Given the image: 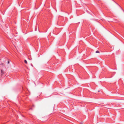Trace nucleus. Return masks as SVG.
<instances>
[{
    "mask_svg": "<svg viewBox=\"0 0 124 124\" xmlns=\"http://www.w3.org/2000/svg\"><path fill=\"white\" fill-rule=\"evenodd\" d=\"M96 53H100V52L99 51L97 50V51L96 52Z\"/></svg>",
    "mask_w": 124,
    "mask_h": 124,
    "instance_id": "obj_4",
    "label": "nucleus"
},
{
    "mask_svg": "<svg viewBox=\"0 0 124 124\" xmlns=\"http://www.w3.org/2000/svg\"><path fill=\"white\" fill-rule=\"evenodd\" d=\"M4 73V72L2 70H0V75L2 76Z\"/></svg>",
    "mask_w": 124,
    "mask_h": 124,
    "instance_id": "obj_1",
    "label": "nucleus"
},
{
    "mask_svg": "<svg viewBox=\"0 0 124 124\" xmlns=\"http://www.w3.org/2000/svg\"><path fill=\"white\" fill-rule=\"evenodd\" d=\"M9 61H8V63H9Z\"/></svg>",
    "mask_w": 124,
    "mask_h": 124,
    "instance_id": "obj_5",
    "label": "nucleus"
},
{
    "mask_svg": "<svg viewBox=\"0 0 124 124\" xmlns=\"http://www.w3.org/2000/svg\"><path fill=\"white\" fill-rule=\"evenodd\" d=\"M24 61V62L26 63L27 64V61L25 60Z\"/></svg>",
    "mask_w": 124,
    "mask_h": 124,
    "instance_id": "obj_3",
    "label": "nucleus"
},
{
    "mask_svg": "<svg viewBox=\"0 0 124 124\" xmlns=\"http://www.w3.org/2000/svg\"><path fill=\"white\" fill-rule=\"evenodd\" d=\"M114 2L116 3L121 8V9L123 10V12H124V10L123 9V8H122L117 3H116L114 1Z\"/></svg>",
    "mask_w": 124,
    "mask_h": 124,
    "instance_id": "obj_2",
    "label": "nucleus"
}]
</instances>
